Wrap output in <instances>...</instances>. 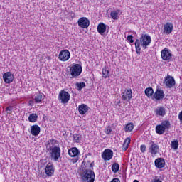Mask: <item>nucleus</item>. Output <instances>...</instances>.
<instances>
[{
	"instance_id": "obj_19",
	"label": "nucleus",
	"mask_w": 182,
	"mask_h": 182,
	"mask_svg": "<svg viewBox=\"0 0 182 182\" xmlns=\"http://www.w3.org/2000/svg\"><path fill=\"white\" fill-rule=\"evenodd\" d=\"M78 111L80 114H85V113H87V112L89 111V107L86 105V104H82L81 105H79Z\"/></svg>"
},
{
	"instance_id": "obj_10",
	"label": "nucleus",
	"mask_w": 182,
	"mask_h": 182,
	"mask_svg": "<svg viewBox=\"0 0 182 182\" xmlns=\"http://www.w3.org/2000/svg\"><path fill=\"white\" fill-rule=\"evenodd\" d=\"M165 85L166 87H168L169 89L176 86V80H174V77L168 75L165 78Z\"/></svg>"
},
{
	"instance_id": "obj_37",
	"label": "nucleus",
	"mask_w": 182,
	"mask_h": 182,
	"mask_svg": "<svg viewBox=\"0 0 182 182\" xmlns=\"http://www.w3.org/2000/svg\"><path fill=\"white\" fill-rule=\"evenodd\" d=\"M14 110V106L9 105L6 108V112L7 114H11L12 113V111Z\"/></svg>"
},
{
	"instance_id": "obj_31",
	"label": "nucleus",
	"mask_w": 182,
	"mask_h": 182,
	"mask_svg": "<svg viewBox=\"0 0 182 182\" xmlns=\"http://www.w3.org/2000/svg\"><path fill=\"white\" fill-rule=\"evenodd\" d=\"M43 97V95H42V93L37 94L36 96H35L34 97V100L36 103H41V102H42Z\"/></svg>"
},
{
	"instance_id": "obj_20",
	"label": "nucleus",
	"mask_w": 182,
	"mask_h": 182,
	"mask_svg": "<svg viewBox=\"0 0 182 182\" xmlns=\"http://www.w3.org/2000/svg\"><path fill=\"white\" fill-rule=\"evenodd\" d=\"M155 113L156 116H161L164 117V116H166V108H164V107H157L155 109Z\"/></svg>"
},
{
	"instance_id": "obj_27",
	"label": "nucleus",
	"mask_w": 182,
	"mask_h": 182,
	"mask_svg": "<svg viewBox=\"0 0 182 182\" xmlns=\"http://www.w3.org/2000/svg\"><path fill=\"white\" fill-rule=\"evenodd\" d=\"M145 95L147 97H150L154 95V90H153L152 87H148L145 89Z\"/></svg>"
},
{
	"instance_id": "obj_13",
	"label": "nucleus",
	"mask_w": 182,
	"mask_h": 182,
	"mask_svg": "<svg viewBox=\"0 0 182 182\" xmlns=\"http://www.w3.org/2000/svg\"><path fill=\"white\" fill-rule=\"evenodd\" d=\"M164 96H166V95L164 94V91L159 88L156 89V92L154 94V97L156 100H161V99H164Z\"/></svg>"
},
{
	"instance_id": "obj_24",
	"label": "nucleus",
	"mask_w": 182,
	"mask_h": 182,
	"mask_svg": "<svg viewBox=\"0 0 182 182\" xmlns=\"http://www.w3.org/2000/svg\"><path fill=\"white\" fill-rule=\"evenodd\" d=\"M102 77L104 79H107V77H110V70L109 67H105L102 68Z\"/></svg>"
},
{
	"instance_id": "obj_5",
	"label": "nucleus",
	"mask_w": 182,
	"mask_h": 182,
	"mask_svg": "<svg viewBox=\"0 0 182 182\" xmlns=\"http://www.w3.org/2000/svg\"><path fill=\"white\" fill-rule=\"evenodd\" d=\"M70 100V94L69 92L61 90L58 95V100L61 101V103H68L69 100Z\"/></svg>"
},
{
	"instance_id": "obj_16",
	"label": "nucleus",
	"mask_w": 182,
	"mask_h": 182,
	"mask_svg": "<svg viewBox=\"0 0 182 182\" xmlns=\"http://www.w3.org/2000/svg\"><path fill=\"white\" fill-rule=\"evenodd\" d=\"M68 154L70 157H77L80 154V151L76 147H73L68 150Z\"/></svg>"
},
{
	"instance_id": "obj_6",
	"label": "nucleus",
	"mask_w": 182,
	"mask_h": 182,
	"mask_svg": "<svg viewBox=\"0 0 182 182\" xmlns=\"http://www.w3.org/2000/svg\"><path fill=\"white\" fill-rule=\"evenodd\" d=\"M161 56L163 60H171L173 54H171V51L168 48H165L161 50Z\"/></svg>"
},
{
	"instance_id": "obj_46",
	"label": "nucleus",
	"mask_w": 182,
	"mask_h": 182,
	"mask_svg": "<svg viewBox=\"0 0 182 182\" xmlns=\"http://www.w3.org/2000/svg\"><path fill=\"white\" fill-rule=\"evenodd\" d=\"M90 167H93V163H91Z\"/></svg>"
},
{
	"instance_id": "obj_36",
	"label": "nucleus",
	"mask_w": 182,
	"mask_h": 182,
	"mask_svg": "<svg viewBox=\"0 0 182 182\" xmlns=\"http://www.w3.org/2000/svg\"><path fill=\"white\" fill-rule=\"evenodd\" d=\"M82 136L77 134H75L73 136V140L74 141H75V143H79V141H80V138Z\"/></svg>"
},
{
	"instance_id": "obj_42",
	"label": "nucleus",
	"mask_w": 182,
	"mask_h": 182,
	"mask_svg": "<svg viewBox=\"0 0 182 182\" xmlns=\"http://www.w3.org/2000/svg\"><path fill=\"white\" fill-rule=\"evenodd\" d=\"M68 15H69V16H70V18H75V16H76V15L75 14V12H73V11H70L68 13Z\"/></svg>"
},
{
	"instance_id": "obj_29",
	"label": "nucleus",
	"mask_w": 182,
	"mask_h": 182,
	"mask_svg": "<svg viewBox=\"0 0 182 182\" xmlns=\"http://www.w3.org/2000/svg\"><path fill=\"white\" fill-rule=\"evenodd\" d=\"M120 170V166L117 163H114L112 166V173H117Z\"/></svg>"
},
{
	"instance_id": "obj_26",
	"label": "nucleus",
	"mask_w": 182,
	"mask_h": 182,
	"mask_svg": "<svg viewBox=\"0 0 182 182\" xmlns=\"http://www.w3.org/2000/svg\"><path fill=\"white\" fill-rule=\"evenodd\" d=\"M160 125L165 129V131L168 130L170 127H171V124H170V121L168 120H165L162 122Z\"/></svg>"
},
{
	"instance_id": "obj_12",
	"label": "nucleus",
	"mask_w": 182,
	"mask_h": 182,
	"mask_svg": "<svg viewBox=\"0 0 182 182\" xmlns=\"http://www.w3.org/2000/svg\"><path fill=\"white\" fill-rule=\"evenodd\" d=\"M46 174L48 177H52L53 176V173H55V168L53 167V164L48 163L45 168Z\"/></svg>"
},
{
	"instance_id": "obj_33",
	"label": "nucleus",
	"mask_w": 182,
	"mask_h": 182,
	"mask_svg": "<svg viewBox=\"0 0 182 182\" xmlns=\"http://www.w3.org/2000/svg\"><path fill=\"white\" fill-rule=\"evenodd\" d=\"M171 149L177 150L178 149V140H174L171 141Z\"/></svg>"
},
{
	"instance_id": "obj_4",
	"label": "nucleus",
	"mask_w": 182,
	"mask_h": 182,
	"mask_svg": "<svg viewBox=\"0 0 182 182\" xmlns=\"http://www.w3.org/2000/svg\"><path fill=\"white\" fill-rule=\"evenodd\" d=\"M70 72L73 77H77V76H80V74L82 73V65L80 64L73 65L70 69Z\"/></svg>"
},
{
	"instance_id": "obj_43",
	"label": "nucleus",
	"mask_w": 182,
	"mask_h": 182,
	"mask_svg": "<svg viewBox=\"0 0 182 182\" xmlns=\"http://www.w3.org/2000/svg\"><path fill=\"white\" fill-rule=\"evenodd\" d=\"M110 182H120V179L119 178H113Z\"/></svg>"
},
{
	"instance_id": "obj_21",
	"label": "nucleus",
	"mask_w": 182,
	"mask_h": 182,
	"mask_svg": "<svg viewBox=\"0 0 182 182\" xmlns=\"http://www.w3.org/2000/svg\"><path fill=\"white\" fill-rule=\"evenodd\" d=\"M149 150L151 154H157L159 153V145L152 141Z\"/></svg>"
},
{
	"instance_id": "obj_41",
	"label": "nucleus",
	"mask_w": 182,
	"mask_h": 182,
	"mask_svg": "<svg viewBox=\"0 0 182 182\" xmlns=\"http://www.w3.org/2000/svg\"><path fill=\"white\" fill-rule=\"evenodd\" d=\"M141 153H144L146 151V145L143 144L140 147Z\"/></svg>"
},
{
	"instance_id": "obj_18",
	"label": "nucleus",
	"mask_w": 182,
	"mask_h": 182,
	"mask_svg": "<svg viewBox=\"0 0 182 182\" xmlns=\"http://www.w3.org/2000/svg\"><path fill=\"white\" fill-rule=\"evenodd\" d=\"M31 133L32 136H39V134L41 133V127L38 125L31 126Z\"/></svg>"
},
{
	"instance_id": "obj_28",
	"label": "nucleus",
	"mask_w": 182,
	"mask_h": 182,
	"mask_svg": "<svg viewBox=\"0 0 182 182\" xmlns=\"http://www.w3.org/2000/svg\"><path fill=\"white\" fill-rule=\"evenodd\" d=\"M165 132V129L163 128V127H161V124L156 127V132L157 134H164Z\"/></svg>"
},
{
	"instance_id": "obj_35",
	"label": "nucleus",
	"mask_w": 182,
	"mask_h": 182,
	"mask_svg": "<svg viewBox=\"0 0 182 182\" xmlns=\"http://www.w3.org/2000/svg\"><path fill=\"white\" fill-rule=\"evenodd\" d=\"M58 143H59V141L58 140H55V139H49L48 141H47V144L48 146L52 144V146H55V144H58Z\"/></svg>"
},
{
	"instance_id": "obj_47",
	"label": "nucleus",
	"mask_w": 182,
	"mask_h": 182,
	"mask_svg": "<svg viewBox=\"0 0 182 182\" xmlns=\"http://www.w3.org/2000/svg\"><path fill=\"white\" fill-rule=\"evenodd\" d=\"M134 182H139L137 180H134Z\"/></svg>"
},
{
	"instance_id": "obj_23",
	"label": "nucleus",
	"mask_w": 182,
	"mask_h": 182,
	"mask_svg": "<svg viewBox=\"0 0 182 182\" xmlns=\"http://www.w3.org/2000/svg\"><path fill=\"white\" fill-rule=\"evenodd\" d=\"M119 14H122V11L117 10V11H112L110 13V16L112 19H114V21H117L119 19Z\"/></svg>"
},
{
	"instance_id": "obj_1",
	"label": "nucleus",
	"mask_w": 182,
	"mask_h": 182,
	"mask_svg": "<svg viewBox=\"0 0 182 182\" xmlns=\"http://www.w3.org/2000/svg\"><path fill=\"white\" fill-rule=\"evenodd\" d=\"M150 43H151V37L147 34H142L139 39H136L135 41V48L137 55L141 53L140 45L144 49H147V46H150Z\"/></svg>"
},
{
	"instance_id": "obj_17",
	"label": "nucleus",
	"mask_w": 182,
	"mask_h": 182,
	"mask_svg": "<svg viewBox=\"0 0 182 182\" xmlns=\"http://www.w3.org/2000/svg\"><path fill=\"white\" fill-rule=\"evenodd\" d=\"M173 32V24L170 23H166L164 26V33H166V35H170Z\"/></svg>"
},
{
	"instance_id": "obj_8",
	"label": "nucleus",
	"mask_w": 182,
	"mask_h": 182,
	"mask_svg": "<svg viewBox=\"0 0 182 182\" xmlns=\"http://www.w3.org/2000/svg\"><path fill=\"white\" fill-rule=\"evenodd\" d=\"M102 159L105 161H109V160H112L113 159V151L112 149H105V151L102 154Z\"/></svg>"
},
{
	"instance_id": "obj_15",
	"label": "nucleus",
	"mask_w": 182,
	"mask_h": 182,
	"mask_svg": "<svg viewBox=\"0 0 182 182\" xmlns=\"http://www.w3.org/2000/svg\"><path fill=\"white\" fill-rule=\"evenodd\" d=\"M166 166V161L163 158H158L155 160V166L157 168H163Z\"/></svg>"
},
{
	"instance_id": "obj_7",
	"label": "nucleus",
	"mask_w": 182,
	"mask_h": 182,
	"mask_svg": "<svg viewBox=\"0 0 182 182\" xmlns=\"http://www.w3.org/2000/svg\"><path fill=\"white\" fill-rule=\"evenodd\" d=\"M70 58V52L68 50H61L58 55V59L61 60V62H66V60H69Z\"/></svg>"
},
{
	"instance_id": "obj_22",
	"label": "nucleus",
	"mask_w": 182,
	"mask_h": 182,
	"mask_svg": "<svg viewBox=\"0 0 182 182\" xmlns=\"http://www.w3.org/2000/svg\"><path fill=\"white\" fill-rule=\"evenodd\" d=\"M97 29V32L100 33V35H103V33L106 32L107 26L103 23H100V24H98Z\"/></svg>"
},
{
	"instance_id": "obj_45",
	"label": "nucleus",
	"mask_w": 182,
	"mask_h": 182,
	"mask_svg": "<svg viewBox=\"0 0 182 182\" xmlns=\"http://www.w3.org/2000/svg\"><path fill=\"white\" fill-rule=\"evenodd\" d=\"M178 119L181 120V122H182V111L179 113Z\"/></svg>"
},
{
	"instance_id": "obj_2",
	"label": "nucleus",
	"mask_w": 182,
	"mask_h": 182,
	"mask_svg": "<svg viewBox=\"0 0 182 182\" xmlns=\"http://www.w3.org/2000/svg\"><path fill=\"white\" fill-rule=\"evenodd\" d=\"M95 172L92 170L85 169L81 173V178L85 182H95Z\"/></svg>"
},
{
	"instance_id": "obj_32",
	"label": "nucleus",
	"mask_w": 182,
	"mask_h": 182,
	"mask_svg": "<svg viewBox=\"0 0 182 182\" xmlns=\"http://www.w3.org/2000/svg\"><path fill=\"white\" fill-rule=\"evenodd\" d=\"M134 128L133 123H129L125 126V132H132Z\"/></svg>"
},
{
	"instance_id": "obj_14",
	"label": "nucleus",
	"mask_w": 182,
	"mask_h": 182,
	"mask_svg": "<svg viewBox=\"0 0 182 182\" xmlns=\"http://www.w3.org/2000/svg\"><path fill=\"white\" fill-rule=\"evenodd\" d=\"M133 97V92L132 91V89L129 90H125L124 92L122 93V100H130Z\"/></svg>"
},
{
	"instance_id": "obj_11",
	"label": "nucleus",
	"mask_w": 182,
	"mask_h": 182,
	"mask_svg": "<svg viewBox=\"0 0 182 182\" xmlns=\"http://www.w3.org/2000/svg\"><path fill=\"white\" fill-rule=\"evenodd\" d=\"M14 75L11 72L4 73L3 80L5 83H12L14 82Z\"/></svg>"
},
{
	"instance_id": "obj_30",
	"label": "nucleus",
	"mask_w": 182,
	"mask_h": 182,
	"mask_svg": "<svg viewBox=\"0 0 182 182\" xmlns=\"http://www.w3.org/2000/svg\"><path fill=\"white\" fill-rule=\"evenodd\" d=\"M28 120L31 123H35L38 120V115L36 114H31L28 117Z\"/></svg>"
},
{
	"instance_id": "obj_25",
	"label": "nucleus",
	"mask_w": 182,
	"mask_h": 182,
	"mask_svg": "<svg viewBox=\"0 0 182 182\" xmlns=\"http://www.w3.org/2000/svg\"><path fill=\"white\" fill-rule=\"evenodd\" d=\"M130 141H132L130 137H127L125 139L122 145V150H124V151H126V150L129 149V146H130Z\"/></svg>"
},
{
	"instance_id": "obj_3",
	"label": "nucleus",
	"mask_w": 182,
	"mask_h": 182,
	"mask_svg": "<svg viewBox=\"0 0 182 182\" xmlns=\"http://www.w3.org/2000/svg\"><path fill=\"white\" fill-rule=\"evenodd\" d=\"M51 159H53L55 161H58L59 160V157H60V147L55 145L53 146H50L48 149Z\"/></svg>"
},
{
	"instance_id": "obj_9",
	"label": "nucleus",
	"mask_w": 182,
	"mask_h": 182,
	"mask_svg": "<svg viewBox=\"0 0 182 182\" xmlns=\"http://www.w3.org/2000/svg\"><path fill=\"white\" fill-rule=\"evenodd\" d=\"M90 25V21L86 17H82L78 20V26L80 28H83L84 29H87Z\"/></svg>"
},
{
	"instance_id": "obj_38",
	"label": "nucleus",
	"mask_w": 182,
	"mask_h": 182,
	"mask_svg": "<svg viewBox=\"0 0 182 182\" xmlns=\"http://www.w3.org/2000/svg\"><path fill=\"white\" fill-rule=\"evenodd\" d=\"M105 133H106V134H110V133H112V127H110V126L107 127V128L105 129Z\"/></svg>"
},
{
	"instance_id": "obj_34",
	"label": "nucleus",
	"mask_w": 182,
	"mask_h": 182,
	"mask_svg": "<svg viewBox=\"0 0 182 182\" xmlns=\"http://www.w3.org/2000/svg\"><path fill=\"white\" fill-rule=\"evenodd\" d=\"M76 86L78 89V90H82V89H83V87H86V83L85 82H77L76 83Z\"/></svg>"
},
{
	"instance_id": "obj_40",
	"label": "nucleus",
	"mask_w": 182,
	"mask_h": 182,
	"mask_svg": "<svg viewBox=\"0 0 182 182\" xmlns=\"http://www.w3.org/2000/svg\"><path fill=\"white\" fill-rule=\"evenodd\" d=\"M78 160H79V156H74V158L71 159V161H72V163H73V164H75V163H77Z\"/></svg>"
},
{
	"instance_id": "obj_44",
	"label": "nucleus",
	"mask_w": 182,
	"mask_h": 182,
	"mask_svg": "<svg viewBox=\"0 0 182 182\" xmlns=\"http://www.w3.org/2000/svg\"><path fill=\"white\" fill-rule=\"evenodd\" d=\"M153 182H163V181H161V180L160 179H158L157 176H155V178Z\"/></svg>"
},
{
	"instance_id": "obj_39",
	"label": "nucleus",
	"mask_w": 182,
	"mask_h": 182,
	"mask_svg": "<svg viewBox=\"0 0 182 182\" xmlns=\"http://www.w3.org/2000/svg\"><path fill=\"white\" fill-rule=\"evenodd\" d=\"M127 41H129V43H133V42H134V40H133V36L129 35L127 36Z\"/></svg>"
}]
</instances>
